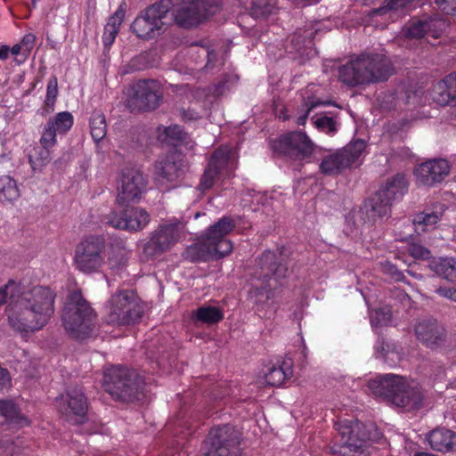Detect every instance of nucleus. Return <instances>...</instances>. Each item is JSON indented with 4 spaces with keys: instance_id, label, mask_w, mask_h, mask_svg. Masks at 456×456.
Returning <instances> with one entry per match:
<instances>
[{
    "instance_id": "obj_60",
    "label": "nucleus",
    "mask_w": 456,
    "mask_h": 456,
    "mask_svg": "<svg viewBox=\"0 0 456 456\" xmlns=\"http://www.w3.org/2000/svg\"><path fill=\"white\" fill-rule=\"evenodd\" d=\"M446 81L449 82V88L452 90L456 99V73H452L446 76Z\"/></svg>"
},
{
    "instance_id": "obj_20",
    "label": "nucleus",
    "mask_w": 456,
    "mask_h": 456,
    "mask_svg": "<svg viewBox=\"0 0 456 456\" xmlns=\"http://www.w3.org/2000/svg\"><path fill=\"white\" fill-rule=\"evenodd\" d=\"M287 267L272 251L265 252L259 258L253 276L263 283L278 282L287 275Z\"/></svg>"
},
{
    "instance_id": "obj_48",
    "label": "nucleus",
    "mask_w": 456,
    "mask_h": 456,
    "mask_svg": "<svg viewBox=\"0 0 456 456\" xmlns=\"http://www.w3.org/2000/svg\"><path fill=\"white\" fill-rule=\"evenodd\" d=\"M390 321L391 313L386 308L376 310L374 314L370 317V322L373 326L387 325Z\"/></svg>"
},
{
    "instance_id": "obj_19",
    "label": "nucleus",
    "mask_w": 456,
    "mask_h": 456,
    "mask_svg": "<svg viewBox=\"0 0 456 456\" xmlns=\"http://www.w3.org/2000/svg\"><path fill=\"white\" fill-rule=\"evenodd\" d=\"M180 238L178 224H165L158 227L143 248L147 256H156L168 250Z\"/></svg>"
},
{
    "instance_id": "obj_28",
    "label": "nucleus",
    "mask_w": 456,
    "mask_h": 456,
    "mask_svg": "<svg viewBox=\"0 0 456 456\" xmlns=\"http://www.w3.org/2000/svg\"><path fill=\"white\" fill-rule=\"evenodd\" d=\"M408 189V180L406 176L402 174H397L379 190V192L389 200L392 203L395 200L401 199Z\"/></svg>"
},
{
    "instance_id": "obj_55",
    "label": "nucleus",
    "mask_w": 456,
    "mask_h": 456,
    "mask_svg": "<svg viewBox=\"0 0 456 456\" xmlns=\"http://www.w3.org/2000/svg\"><path fill=\"white\" fill-rule=\"evenodd\" d=\"M436 292L442 297L456 301V287H437Z\"/></svg>"
},
{
    "instance_id": "obj_38",
    "label": "nucleus",
    "mask_w": 456,
    "mask_h": 456,
    "mask_svg": "<svg viewBox=\"0 0 456 456\" xmlns=\"http://www.w3.org/2000/svg\"><path fill=\"white\" fill-rule=\"evenodd\" d=\"M91 135L95 142L103 139L107 134V124L104 115L94 111L90 118Z\"/></svg>"
},
{
    "instance_id": "obj_43",
    "label": "nucleus",
    "mask_w": 456,
    "mask_h": 456,
    "mask_svg": "<svg viewBox=\"0 0 456 456\" xmlns=\"http://www.w3.org/2000/svg\"><path fill=\"white\" fill-rule=\"evenodd\" d=\"M57 134L50 126L45 124L39 140L40 144L45 148L53 149L57 143Z\"/></svg>"
},
{
    "instance_id": "obj_37",
    "label": "nucleus",
    "mask_w": 456,
    "mask_h": 456,
    "mask_svg": "<svg viewBox=\"0 0 456 456\" xmlns=\"http://www.w3.org/2000/svg\"><path fill=\"white\" fill-rule=\"evenodd\" d=\"M183 129L177 126L159 127L158 139L167 144L176 145L183 138Z\"/></svg>"
},
{
    "instance_id": "obj_40",
    "label": "nucleus",
    "mask_w": 456,
    "mask_h": 456,
    "mask_svg": "<svg viewBox=\"0 0 456 456\" xmlns=\"http://www.w3.org/2000/svg\"><path fill=\"white\" fill-rule=\"evenodd\" d=\"M413 0H387L386 4L380 8L373 10L374 15H385L387 13L396 12L406 8Z\"/></svg>"
},
{
    "instance_id": "obj_27",
    "label": "nucleus",
    "mask_w": 456,
    "mask_h": 456,
    "mask_svg": "<svg viewBox=\"0 0 456 456\" xmlns=\"http://www.w3.org/2000/svg\"><path fill=\"white\" fill-rule=\"evenodd\" d=\"M428 266L436 275L452 282L456 281V257H436L429 261Z\"/></svg>"
},
{
    "instance_id": "obj_12",
    "label": "nucleus",
    "mask_w": 456,
    "mask_h": 456,
    "mask_svg": "<svg viewBox=\"0 0 456 456\" xmlns=\"http://www.w3.org/2000/svg\"><path fill=\"white\" fill-rule=\"evenodd\" d=\"M365 148V141L358 139L328 154L320 163L321 172L326 175H336L354 164L358 165L362 161Z\"/></svg>"
},
{
    "instance_id": "obj_9",
    "label": "nucleus",
    "mask_w": 456,
    "mask_h": 456,
    "mask_svg": "<svg viewBox=\"0 0 456 456\" xmlns=\"http://www.w3.org/2000/svg\"><path fill=\"white\" fill-rule=\"evenodd\" d=\"M240 432L232 425L209 431L204 443V456H240Z\"/></svg>"
},
{
    "instance_id": "obj_18",
    "label": "nucleus",
    "mask_w": 456,
    "mask_h": 456,
    "mask_svg": "<svg viewBox=\"0 0 456 456\" xmlns=\"http://www.w3.org/2000/svg\"><path fill=\"white\" fill-rule=\"evenodd\" d=\"M274 151L291 158L304 159L314 152V143L308 136L301 132H292L281 135L273 142Z\"/></svg>"
},
{
    "instance_id": "obj_14",
    "label": "nucleus",
    "mask_w": 456,
    "mask_h": 456,
    "mask_svg": "<svg viewBox=\"0 0 456 456\" xmlns=\"http://www.w3.org/2000/svg\"><path fill=\"white\" fill-rule=\"evenodd\" d=\"M147 183L146 177L138 168H124L117 185V205L122 207L129 202L140 200L146 191Z\"/></svg>"
},
{
    "instance_id": "obj_35",
    "label": "nucleus",
    "mask_w": 456,
    "mask_h": 456,
    "mask_svg": "<svg viewBox=\"0 0 456 456\" xmlns=\"http://www.w3.org/2000/svg\"><path fill=\"white\" fill-rule=\"evenodd\" d=\"M51 149L44 146L34 147L29 154L28 160L34 171L40 170L46 166L51 159Z\"/></svg>"
},
{
    "instance_id": "obj_56",
    "label": "nucleus",
    "mask_w": 456,
    "mask_h": 456,
    "mask_svg": "<svg viewBox=\"0 0 456 456\" xmlns=\"http://www.w3.org/2000/svg\"><path fill=\"white\" fill-rule=\"evenodd\" d=\"M35 42H36V36L34 34H32V33L26 34L20 42V45L23 47V52L28 53L32 50V48L35 45Z\"/></svg>"
},
{
    "instance_id": "obj_64",
    "label": "nucleus",
    "mask_w": 456,
    "mask_h": 456,
    "mask_svg": "<svg viewBox=\"0 0 456 456\" xmlns=\"http://www.w3.org/2000/svg\"><path fill=\"white\" fill-rule=\"evenodd\" d=\"M279 118H282L283 120L289 119V116L286 115L285 110L284 111L281 110V112L279 114Z\"/></svg>"
},
{
    "instance_id": "obj_57",
    "label": "nucleus",
    "mask_w": 456,
    "mask_h": 456,
    "mask_svg": "<svg viewBox=\"0 0 456 456\" xmlns=\"http://www.w3.org/2000/svg\"><path fill=\"white\" fill-rule=\"evenodd\" d=\"M11 378L6 369L0 366V391L10 387Z\"/></svg>"
},
{
    "instance_id": "obj_50",
    "label": "nucleus",
    "mask_w": 456,
    "mask_h": 456,
    "mask_svg": "<svg viewBox=\"0 0 456 456\" xmlns=\"http://www.w3.org/2000/svg\"><path fill=\"white\" fill-rule=\"evenodd\" d=\"M410 255L415 259H428L430 257V251L428 248L418 243H411L408 247Z\"/></svg>"
},
{
    "instance_id": "obj_31",
    "label": "nucleus",
    "mask_w": 456,
    "mask_h": 456,
    "mask_svg": "<svg viewBox=\"0 0 456 456\" xmlns=\"http://www.w3.org/2000/svg\"><path fill=\"white\" fill-rule=\"evenodd\" d=\"M292 376L291 363L283 362L281 365L273 366L265 374V382L269 386L279 387Z\"/></svg>"
},
{
    "instance_id": "obj_33",
    "label": "nucleus",
    "mask_w": 456,
    "mask_h": 456,
    "mask_svg": "<svg viewBox=\"0 0 456 456\" xmlns=\"http://www.w3.org/2000/svg\"><path fill=\"white\" fill-rule=\"evenodd\" d=\"M23 420L17 407L12 401L0 400V425L6 423L20 424Z\"/></svg>"
},
{
    "instance_id": "obj_21",
    "label": "nucleus",
    "mask_w": 456,
    "mask_h": 456,
    "mask_svg": "<svg viewBox=\"0 0 456 456\" xmlns=\"http://www.w3.org/2000/svg\"><path fill=\"white\" fill-rule=\"evenodd\" d=\"M153 81L142 80L131 86L127 105L133 110H151L159 106V96Z\"/></svg>"
},
{
    "instance_id": "obj_52",
    "label": "nucleus",
    "mask_w": 456,
    "mask_h": 456,
    "mask_svg": "<svg viewBox=\"0 0 456 456\" xmlns=\"http://www.w3.org/2000/svg\"><path fill=\"white\" fill-rule=\"evenodd\" d=\"M383 271L390 275L395 281H404V275L391 263H386L383 265Z\"/></svg>"
},
{
    "instance_id": "obj_24",
    "label": "nucleus",
    "mask_w": 456,
    "mask_h": 456,
    "mask_svg": "<svg viewBox=\"0 0 456 456\" xmlns=\"http://www.w3.org/2000/svg\"><path fill=\"white\" fill-rule=\"evenodd\" d=\"M182 174V165L175 160L174 155L167 156L155 165L154 179L163 190H167V184L176 181Z\"/></svg>"
},
{
    "instance_id": "obj_39",
    "label": "nucleus",
    "mask_w": 456,
    "mask_h": 456,
    "mask_svg": "<svg viewBox=\"0 0 456 456\" xmlns=\"http://www.w3.org/2000/svg\"><path fill=\"white\" fill-rule=\"evenodd\" d=\"M196 317L198 321L204 323L215 324L219 322L224 318V315L217 307L203 306L198 309Z\"/></svg>"
},
{
    "instance_id": "obj_10",
    "label": "nucleus",
    "mask_w": 456,
    "mask_h": 456,
    "mask_svg": "<svg viewBox=\"0 0 456 456\" xmlns=\"http://www.w3.org/2000/svg\"><path fill=\"white\" fill-rule=\"evenodd\" d=\"M103 248L104 240L100 236H88L81 240L74 251L75 268L87 275L100 272L104 264Z\"/></svg>"
},
{
    "instance_id": "obj_61",
    "label": "nucleus",
    "mask_w": 456,
    "mask_h": 456,
    "mask_svg": "<svg viewBox=\"0 0 456 456\" xmlns=\"http://www.w3.org/2000/svg\"><path fill=\"white\" fill-rule=\"evenodd\" d=\"M200 114L194 111L193 110H188L183 111V118L185 120H195L200 118Z\"/></svg>"
},
{
    "instance_id": "obj_44",
    "label": "nucleus",
    "mask_w": 456,
    "mask_h": 456,
    "mask_svg": "<svg viewBox=\"0 0 456 456\" xmlns=\"http://www.w3.org/2000/svg\"><path fill=\"white\" fill-rule=\"evenodd\" d=\"M58 95V80L57 77L53 76L47 83L45 104L53 110L55 100Z\"/></svg>"
},
{
    "instance_id": "obj_53",
    "label": "nucleus",
    "mask_w": 456,
    "mask_h": 456,
    "mask_svg": "<svg viewBox=\"0 0 456 456\" xmlns=\"http://www.w3.org/2000/svg\"><path fill=\"white\" fill-rule=\"evenodd\" d=\"M444 12L456 16V0H435Z\"/></svg>"
},
{
    "instance_id": "obj_5",
    "label": "nucleus",
    "mask_w": 456,
    "mask_h": 456,
    "mask_svg": "<svg viewBox=\"0 0 456 456\" xmlns=\"http://www.w3.org/2000/svg\"><path fill=\"white\" fill-rule=\"evenodd\" d=\"M230 217H223L202 234L200 241L186 249L185 256L191 261L219 259L230 254L232 243L226 236L233 230Z\"/></svg>"
},
{
    "instance_id": "obj_34",
    "label": "nucleus",
    "mask_w": 456,
    "mask_h": 456,
    "mask_svg": "<svg viewBox=\"0 0 456 456\" xmlns=\"http://www.w3.org/2000/svg\"><path fill=\"white\" fill-rule=\"evenodd\" d=\"M74 123L73 116L69 111H61L46 122L58 134H65L70 130Z\"/></svg>"
},
{
    "instance_id": "obj_45",
    "label": "nucleus",
    "mask_w": 456,
    "mask_h": 456,
    "mask_svg": "<svg viewBox=\"0 0 456 456\" xmlns=\"http://www.w3.org/2000/svg\"><path fill=\"white\" fill-rule=\"evenodd\" d=\"M126 12V2H121L118 5L115 13L109 19L107 27H110L117 30H119V27L124 20Z\"/></svg>"
},
{
    "instance_id": "obj_13",
    "label": "nucleus",
    "mask_w": 456,
    "mask_h": 456,
    "mask_svg": "<svg viewBox=\"0 0 456 456\" xmlns=\"http://www.w3.org/2000/svg\"><path fill=\"white\" fill-rule=\"evenodd\" d=\"M170 9L168 0H161L151 5L139 15L132 24V29L142 39H150L158 35L167 25V15Z\"/></svg>"
},
{
    "instance_id": "obj_63",
    "label": "nucleus",
    "mask_w": 456,
    "mask_h": 456,
    "mask_svg": "<svg viewBox=\"0 0 456 456\" xmlns=\"http://www.w3.org/2000/svg\"><path fill=\"white\" fill-rule=\"evenodd\" d=\"M21 52H23V47L20 44L14 45L12 48H10V53L15 56L20 54Z\"/></svg>"
},
{
    "instance_id": "obj_3",
    "label": "nucleus",
    "mask_w": 456,
    "mask_h": 456,
    "mask_svg": "<svg viewBox=\"0 0 456 456\" xmlns=\"http://www.w3.org/2000/svg\"><path fill=\"white\" fill-rule=\"evenodd\" d=\"M96 320L97 314L85 298L81 289H68L61 309V323L69 336L77 340L89 338Z\"/></svg>"
},
{
    "instance_id": "obj_58",
    "label": "nucleus",
    "mask_w": 456,
    "mask_h": 456,
    "mask_svg": "<svg viewBox=\"0 0 456 456\" xmlns=\"http://www.w3.org/2000/svg\"><path fill=\"white\" fill-rule=\"evenodd\" d=\"M391 295L402 303L409 300L408 294L405 293L400 287H394V289H391Z\"/></svg>"
},
{
    "instance_id": "obj_51",
    "label": "nucleus",
    "mask_w": 456,
    "mask_h": 456,
    "mask_svg": "<svg viewBox=\"0 0 456 456\" xmlns=\"http://www.w3.org/2000/svg\"><path fill=\"white\" fill-rule=\"evenodd\" d=\"M394 354V348L386 343L383 338H379L377 345L375 346V354L377 357H383L385 360L387 359L389 354Z\"/></svg>"
},
{
    "instance_id": "obj_4",
    "label": "nucleus",
    "mask_w": 456,
    "mask_h": 456,
    "mask_svg": "<svg viewBox=\"0 0 456 456\" xmlns=\"http://www.w3.org/2000/svg\"><path fill=\"white\" fill-rule=\"evenodd\" d=\"M391 74V62L382 54H362L338 69L339 79L351 86L384 81Z\"/></svg>"
},
{
    "instance_id": "obj_7",
    "label": "nucleus",
    "mask_w": 456,
    "mask_h": 456,
    "mask_svg": "<svg viewBox=\"0 0 456 456\" xmlns=\"http://www.w3.org/2000/svg\"><path fill=\"white\" fill-rule=\"evenodd\" d=\"M104 390L117 401L133 403L144 397V381L136 370L113 366L104 372Z\"/></svg>"
},
{
    "instance_id": "obj_6",
    "label": "nucleus",
    "mask_w": 456,
    "mask_h": 456,
    "mask_svg": "<svg viewBox=\"0 0 456 456\" xmlns=\"http://www.w3.org/2000/svg\"><path fill=\"white\" fill-rule=\"evenodd\" d=\"M336 429L340 436L338 449L332 452L339 456H370L373 449L370 450L367 443L379 438V432L373 425H366L358 420H343L336 424Z\"/></svg>"
},
{
    "instance_id": "obj_8",
    "label": "nucleus",
    "mask_w": 456,
    "mask_h": 456,
    "mask_svg": "<svg viewBox=\"0 0 456 456\" xmlns=\"http://www.w3.org/2000/svg\"><path fill=\"white\" fill-rule=\"evenodd\" d=\"M107 322L111 325H131L139 322L143 306L134 289H118L108 301Z\"/></svg>"
},
{
    "instance_id": "obj_25",
    "label": "nucleus",
    "mask_w": 456,
    "mask_h": 456,
    "mask_svg": "<svg viewBox=\"0 0 456 456\" xmlns=\"http://www.w3.org/2000/svg\"><path fill=\"white\" fill-rule=\"evenodd\" d=\"M432 450L441 453L456 452V432L444 428H437L427 435Z\"/></svg>"
},
{
    "instance_id": "obj_32",
    "label": "nucleus",
    "mask_w": 456,
    "mask_h": 456,
    "mask_svg": "<svg viewBox=\"0 0 456 456\" xmlns=\"http://www.w3.org/2000/svg\"><path fill=\"white\" fill-rule=\"evenodd\" d=\"M449 82L446 81V77L434 85L431 91V98L434 102L441 106L449 105L455 99L452 90L449 88Z\"/></svg>"
},
{
    "instance_id": "obj_29",
    "label": "nucleus",
    "mask_w": 456,
    "mask_h": 456,
    "mask_svg": "<svg viewBox=\"0 0 456 456\" xmlns=\"http://www.w3.org/2000/svg\"><path fill=\"white\" fill-rule=\"evenodd\" d=\"M391 205L392 202L385 198L382 192L378 191L372 197L365 201L364 208L370 218L376 219L377 217L382 218L388 216Z\"/></svg>"
},
{
    "instance_id": "obj_41",
    "label": "nucleus",
    "mask_w": 456,
    "mask_h": 456,
    "mask_svg": "<svg viewBox=\"0 0 456 456\" xmlns=\"http://www.w3.org/2000/svg\"><path fill=\"white\" fill-rule=\"evenodd\" d=\"M428 35L437 38L443 31L447 28V22L445 20L439 17H433L425 20Z\"/></svg>"
},
{
    "instance_id": "obj_16",
    "label": "nucleus",
    "mask_w": 456,
    "mask_h": 456,
    "mask_svg": "<svg viewBox=\"0 0 456 456\" xmlns=\"http://www.w3.org/2000/svg\"><path fill=\"white\" fill-rule=\"evenodd\" d=\"M231 154L232 151L228 146L215 151L200 180V187L202 191L210 189L221 178L230 176L235 167Z\"/></svg>"
},
{
    "instance_id": "obj_54",
    "label": "nucleus",
    "mask_w": 456,
    "mask_h": 456,
    "mask_svg": "<svg viewBox=\"0 0 456 456\" xmlns=\"http://www.w3.org/2000/svg\"><path fill=\"white\" fill-rule=\"evenodd\" d=\"M118 31L119 30L105 26L102 41L106 47H110L113 44Z\"/></svg>"
},
{
    "instance_id": "obj_36",
    "label": "nucleus",
    "mask_w": 456,
    "mask_h": 456,
    "mask_svg": "<svg viewBox=\"0 0 456 456\" xmlns=\"http://www.w3.org/2000/svg\"><path fill=\"white\" fill-rule=\"evenodd\" d=\"M20 197L16 181L9 175L0 177V200L12 201Z\"/></svg>"
},
{
    "instance_id": "obj_2",
    "label": "nucleus",
    "mask_w": 456,
    "mask_h": 456,
    "mask_svg": "<svg viewBox=\"0 0 456 456\" xmlns=\"http://www.w3.org/2000/svg\"><path fill=\"white\" fill-rule=\"evenodd\" d=\"M368 387L375 396L405 411L419 410L422 406L421 389L403 376L385 374L370 380Z\"/></svg>"
},
{
    "instance_id": "obj_1",
    "label": "nucleus",
    "mask_w": 456,
    "mask_h": 456,
    "mask_svg": "<svg viewBox=\"0 0 456 456\" xmlns=\"http://www.w3.org/2000/svg\"><path fill=\"white\" fill-rule=\"evenodd\" d=\"M50 287H0V305H7L10 325L20 332L44 327L54 312Z\"/></svg>"
},
{
    "instance_id": "obj_42",
    "label": "nucleus",
    "mask_w": 456,
    "mask_h": 456,
    "mask_svg": "<svg viewBox=\"0 0 456 456\" xmlns=\"http://www.w3.org/2000/svg\"><path fill=\"white\" fill-rule=\"evenodd\" d=\"M249 298L255 304H265L266 303L271 296V289H267V287H251L248 290Z\"/></svg>"
},
{
    "instance_id": "obj_46",
    "label": "nucleus",
    "mask_w": 456,
    "mask_h": 456,
    "mask_svg": "<svg viewBox=\"0 0 456 456\" xmlns=\"http://www.w3.org/2000/svg\"><path fill=\"white\" fill-rule=\"evenodd\" d=\"M428 35L425 20L412 21L406 28V36L419 38Z\"/></svg>"
},
{
    "instance_id": "obj_23",
    "label": "nucleus",
    "mask_w": 456,
    "mask_h": 456,
    "mask_svg": "<svg viewBox=\"0 0 456 456\" xmlns=\"http://www.w3.org/2000/svg\"><path fill=\"white\" fill-rule=\"evenodd\" d=\"M450 172V166L445 159H433L420 164L414 171L418 182L431 186L442 182Z\"/></svg>"
},
{
    "instance_id": "obj_11",
    "label": "nucleus",
    "mask_w": 456,
    "mask_h": 456,
    "mask_svg": "<svg viewBox=\"0 0 456 456\" xmlns=\"http://www.w3.org/2000/svg\"><path fill=\"white\" fill-rule=\"evenodd\" d=\"M219 9V0H182L174 4L172 15L179 26L191 28L216 14Z\"/></svg>"
},
{
    "instance_id": "obj_15",
    "label": "nucleus",
    "mask_w": 456,
    "mask_h": 456,
    "mask_svg": "<svg viewBox=\"0 0 456 456\" xmlns=\"http://www.w3.org/2000/svg\"><path fill=\"white\" fill-rule=\"evenodd\" d=\"M112 210L106 216V223L111 227L128 232H138L150 223L148 212L139 207L123 205Z\"/></svg>"
},
{
    "instance_id": "obj_49",
    "label": "nucleus",
    "mask_w": 456,
    "mask_h": 456,
    "mask_svg": "<svg viewBox=\"0 0 456 456\" xmlns=\"http://www.w3.org/2000/svg\"><path fill=\"white\" fill-rule=\"evenodd\" d=\"M326 104L327 103L325 102H322L319 100H316V101L312 100V101L305 102L304 105V108H305L304 113L297 116V121H296L297 124L299 126L305 125L306 122L307 117L312 110L315 109L318 106L326 105Z\"/></svg>"
},
{
    "instance_id": "obj_30",
    "label": "nucleus",
    "mask_w": 456,
    "mask_h": 456,
    "mask_svg": "<svg viewBox=\"0 0 456 456\" xmlns=\"http://www.w3.org/2000/svg\"><path fill=\"white\" fill-rule=\"evenodd\" d=\"M245 9H249L255 18H263L272 13L275 7L274 0H238Z\"/></svg>"
},
{
    "instance_id": "obj_47",
    "label": "nucleus",
    "mask_w": 456,
    "mask_h": 456,
    "mask_svg": "<svg viewBox=\"0 0 456 456\" xmlns=\"http://www.w3.org/2000/svg\"><path fill=\"white\" fill-rule=\"evenodd\" d=\"M315 126L327 134H334L337 131L336 122L330 117H320L314 120Z\"/></svg>"
},
{
    "instance_id": "obj_17",
    "label": "nucleus",
    "mask_w": 456,
    "mask_h": 456,
    "mask_svg": "<svg viewBox=\"0 0 456 456\" xmlns=\"http://www.w3.org/2000/svg\"><path fill=\"white\" fill-rule=\"evenodd\" d=\"M58 407L62 417L69 422L77 425L86 420L88 403L79 387H72L67 391L66 395H61Z\"/></svg>"
},
{
    "instance_id": "obj_59",
    "label": "nucleus",
    "mask_w": 456,
    "mask_h": 456,
    "mask_svg": "<svg viewBox=\"0 0 456 456\" xmlns=\"http://www.w3.org/2000/svg\"><path fill=\"white\" fill-rule=\"evenodd\" d=\"M420 94H422L420 91H416V92H413V93H408L407 94V96H406V102L408 103H412V104H419V103H421V100L419 98L420 96Z\"/></svg>"
},
{
    "instance_id": "obj_62",
    "label": "nucleus",
    "mask_w": 456,
    "mask_h": 456,
    "mask_svg": "<svg viewBox=\"0 0 456 456\" xmlns=\"http://www.w3.org/2000/svg\"><path fill=\"white\" fill-rule=\"evenodd\" d=\"M10 53V48L7 45H0V60H6Z\"/></svg>"
},
{
    "instance_id": "obj_22",
    "label": "nucleus",
    "mask_w": 456,
    "mask_h": 456,
    "mask_svg": "<svg viewBox=\"0 0 456 456\" xmlns=\"http://www.w3.org/2000/svg\"><path fill=\"white\" fill-rule=\"evenodd\" d=\"M414 330L417 339L428 348L436 349L446 342L445 328L433 317L419 320Z\"/></svg>"
},
{
    "instance_id": "obj_26",
    "label": "nucleus",
    "mask_w": 456,
    "mask_h": 456,
    "mask_svg": "<svg viewBox=\"0 0 456 456\" xmlns=\"http://www.w3.org/2000/svg\"><path fill=\"white\" fill-rule=\"evenodd\" d=\"M444 206L437 203L431 209L418 213L413 219L416 231L427 232L435 228L444 213Z\"/></svg>"
}]
</instances>
